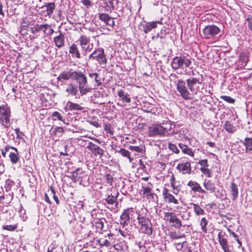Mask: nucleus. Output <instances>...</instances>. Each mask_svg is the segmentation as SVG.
I'll return each instance as SVG.
<instances>
[{"instance_id": "37", "label": "nucleus", "mask_w": 252, "mask_h": 252, "mask_svg": "<svg viewBox=\"0 0 252 252\" xmlns=\"http://www.w3.org/2000/svg\"><path fill=\"white\" fill-rule=\"evenodd\" d=\"M51 119L53 121H55L59 120L65 124L64 119H63L62 115L58 111L54 112L51 115Z\"/></svg>"}, {"instance_id": "38", "label": "nucleus", "mask_w": 252, "mask_h": 252, "mask_svg": "<svg viewBox=\"0 0 252 252\" xmlns=\"http://www.w3.org/2000/svg\"><path fill=\"white\" fill-rule=\"evenodd\" d=\"M44 24H36L34 27H32L31 32L33 34H36L37 32H39L42 31L43 32H44Z\"/></svg>"}, {"instance_id": "60", "label": "nucleus", "mask_w": 252, "mask_h": 252, "mask_svg": "<svg viewBox=\"0 0 252 252\" xmlns=\"http://www.w3.org/2000/svg\"><path fill=\"white\" fill-rule=\"evenodd\" d=\"M129 149L132 151H135L136 152H141L142 151L141 148L139 146H130L129 147Z\"/></svg>"}, {"instance_id": "40", "label": "nucleus", "mask_w": 252, "mask_h": 252, "mask_svg": "<svg viewBox=\"0 0 252 252\" xmlns=\"http://www.w3.org/2000/svg\"><path fill=\"white\" fill-rule=\"evenodd\" d=\"M225 129L229 133H233L235 131V127L229 122L226 121L224 124Z\"/></svg>"}, {"instance_id": "10", "label": "nucleus", "mask_w": 252, "mask_h": 252, "mask_svg": "<svg viewBox=\"0 0 252 252\" xmlns=\"http://www.w3.org/2000/svg\"><path fill=\"white\" fill-rule=\"evenodd\" d=\"M79 45L81 48V51L84 56L86 55L87 52H90L93 48V43H90V38L86 35L80 36L78 40Z\"/></svg>"}, {"instance_id": "25", "label": "nucleus", "mask_w": 252, "mask_h": 252, "mask_svg": "<svg viewBox=\"0 0 252 252\" xmlns=\"http://www.w3.org/2000/svg\"><path fill=\"white\" fill-rule=\"evenodd\" d=\"M54 42L58 48L63 47L64 45V35L60 32V34L54 37Z\"/></svg>"}, {"instance_id": "30", "label": "nucleus", "mask_w": 252, "mask_h": 252, "mask_svg": "<svg viewBox=\"0 0 252 252\" xmlns=\"http://www.w3.org/2000/svg\"><path fill=\"white\" fill-rule=\"evenodd\" d=\"M68 109L70 111H82L84 109V107L81 106L80 104L73 103L71 101H68L67 103Z\"/></svg>"}, {"instance_id": "12", "label": "nucleus", "mask_w": 252, "mask_h": 252, "mask_svg": "<svg viewBox=\"0 0 252 252\" xmlns=\"http://www.w3.org/2000/svg\"><path fill=\"white\" fill-rule=\"evenodd\" d=\"M134 213V209L132 208H128L124 210L120 216V223L124 228L126 225H127L130 221V216Z\"/></svg>"}, {"instance_id": "8", "label": "nucleus", "mask_w": 252, "mask_h": 252, "mask_svg": "<svg viewBox=\"0 0 252 252\" xmlns=\"http://www.w3.org/2000/svg\"><path fill=\"white\" fill-rule=\"evenodd\" d=\"M175 85L177 91L180 95L186 100H189L191 98L189 91L186 85V82L182 79H178L175 82Z\"/></svg>"}, {"instance_id": "31", "label": "nucleus", "mask_w": 252, "mask_h": 252, "mask_svg": "<svg viewBox=\"0 0 252 252\" xmlns=\"http://www.w3.org/2000/svg\"><path fill=\"white\" fill-rule=\"evenodd\" d=\"M230 191L232 195V199L235 200L238 195V189L236 184L232 183L230 186Z\"/></svg>"}, {"instance_id": "48", "label": "nucleus", "mask_w": 252, "mask_h": 252, "mask_svg": "<svg viewBox=\"0 0 252 252\" xmlns=\"http://www.w3.org/2000/svg\"><path fill=\"white\" fill-rule=\"evenodd\" d=\"M117 200V197L110 195L106 198V202L109 204H113Z\"/></svg>"}, {"instance_id": "44", "label": "nucleus", "mask_w": 252, "mask_h": 252, "mask_svg": "<svg viewBox=\"0 0 252 252\" xmlns=\"http://www.w3.org/2000/svg\"><path fill=\"white\" fill-rule=\"evenodd\" d=\"M208 223V221L206 220L205 218L203 217L201 219L200 222V225L201 226V230L204 232H207L206 226L207 225Z\"/></svg>"}, {"instance_id": "43", "label": "nucleus", "mask_w": 252, "mask_h": 252, "mask_svg": "<svg viewBox=\"0 0 252 252\" xmlns=\"http://www.w3.org/2000/svg\"><path fill=\"white\" fill-rule=\"evenodd\" d=\"M54 32L53 29H52L50 26L47 24H44V34L47 35H52Z\"/></svg>"}, {"instance_id": "36", "label": "nucleus", "mask_w": 252, "mask_h": 252, "mask_svg": "<svg viewBox=\"0 0 252 252\" xmlns=\"http://www.w3.org/2000/svg\"><path fill=\"white\" fill-rule=\"evenodd\" d=\"M11 162L13 164H16L19 160L18 156V152H15V153L11 152L9 155Z\"/></svg>"}, {"instance_id": "49", "label": "nucleus", "mask_w": 252, "mask_h": 252, "mask_svg": "<svg viewBox=\"0 0 252 252\" xmlns=\"http://www.w3.org/2000/svg\"><path fill=\"white\" fill-rule=\"evenodd\" d=\"M180 217L183 220H188L190 218V213L183 211L180 214Z\"/></svg>"}, {"instance_id": "52", "label": "nucleus", "mask_w": 252, "mask_h": 252, "mask_svg": "<svg viewBox=\"0 0 252 252\" xmlns=\"http://www.w3.org/2000/svg\"><path fill=\"white\" fill-rule=\"evenodd\" d=\"M79 173H82V169L80 168H77L73 171L71 176L72 180H76V178L78 177V174Z\"/></svg>"}, {"instance_id": "46", "label": "nucleus", "mask_w": 252, "mask_h": 252, "mask_svg": "<svg viewBox=\"0 0 252 252\" xmlns=\"http://www.w3.org/2000/svg\"><path fill=\"white\" fill-rule=\"evenodd\" d=\"M18 226L17 224L14 225H2V228L3 230H6L10 231H13L15 230Z\"/></svg>"}, {"instance_id": "35", "label": "nucleus", "mask_w": 252, "mask_h": 252, "mask_svg": "<svg viewBox=\"0 0 252 252\" xmlns=\"http://www.w3.org/2000/svg\"><path fill=\"white\" fill-rule=\"evenodd\" d=\"M142 190L143 194L146 196L148 199H153L154 194L151 192V189L148 186H143Z\"/></svg>"}, {"instance_id": "14", "label": "nucleus", "mask_w": 252, "mask_h": 252, "mask_svg": "<svg viewBox=\"0 0 252 252\" xmlns=\"http://www.w3.org/2000/svg\"><path fill=\"white\" fill-rule=\"evenodd\" d=\"M162 196L164 201L168 204L177 205L179 200L173 194L169 192V190L166 188H164L162 190Z\"/></svg>"}, {"instance_id": "59", "label": "nucleus", "mask_w": 252, "mask_h": 252, "mask_svg": "<svg viewBox=\"0 0 252 252\" xmlns=\"http://www.w3.org/2000/svg\"><path fill=\"white\" fill-rule=\"evenodd\" d=\"M155 108L153 106L150 105L146 109H143V111L147 113H152L155 114Z\"/></svg>"}, {"instance_id": "39", "label": "nucleus", "mask_w": 252, "mask_h": 252, "mask_svg": "<svg viewBox=\"0 0 252 252\" xmlns=\"http://www.w3.org/2000/svg\"><path fill=\"white\" fill-rule=\"evenodd\" d=\"M244 144L245 146L247 152L252 151V138H246Z\"/></svg>"}, {"instance_id": "47", "label": "nucleus", "mask_w": 252, "mask_h": 252, "mask_svg": "<svg viewBox=\"0 0 252 252\" xmlns=\"http://www.w3.org/2000/svg\"><path fill=\"white\" fill-rule=\"evenodd\" d=\"M220 97L227 103L232 104L235 102V99L229 96L221 95Z\"/></svg>"}, {"instance_id": "50", "label": "nucleus", "mask_w": 252, "mask_h": 252, "mask_svg": "<svg viewBox=\"0 0 252 252\" xmlns=\"http://www.w3.org/2000/svg\"><path fill=\"white\" fill-rule=\"evenodd\" d=\"M119 233L120 234L123 236L124 238L127 239H130V234H129V231L127 230L126 229H125L124 230L122 229H119Z\"/></svg>"}, {"instance_id": "24", "label": "nucleus", "mask_w": 252, "mask_h": 252, "mask_svg": "<svg viewBox=\"0 0 252 252\" xmlns=\"http://www.w3.org/2000/svg\"><path fill=\"white\" fill-rule=\"evenodd\" d=\"M99 18L101 21H103L106 25H108L111 27H113L115 25L113 19L110 17L108 14L105 13L100 14L99 15Z\"/></svg>"}, {"instance_id": "32", "label": "nucleus", "mask_w": 252, "mask_h": 252, "mask_svg": "<svg viewBox=\"0 0 252 252\" xmlns=\"http://www.w3.org/2000/svg\"><path fill=\"white\" fill-rule=\"evenodd\" d=\"M98 245L100 247H109L112 246V244L109 240L104 239L102 238L96 240V245Z\"/></svg>"}, {"instance_id": "19", "label": "nucleus", "mask_w": 252, "mask_h": 252, "mask_svg": "<svg viewBox=\"0 0 252 252\" xmlns=\"http://www.w3.org/2000/svg\"><path fill=\"white\" fill-rule=\"evenodd\" d=\"M187 186L191 188V190L194 192H197L202 194L207 193V192L204 189H203L200 185L195 181H189Z\"/></svg>"}, {"instance_id": "5", "label": "nucleus", "mask_w": 252, "mask_h": 252, "mask_svg": "<svg viewBox=\"0 0 252 252\" xmlns=\"http://www.w3.org/2000/svg\"><path fill=\"white\" fill-rule=\"evenodd\" d=\"M168 127H163L161 125L154 124L148 128V136L155 137L156 136H169Z\"/></svg>"}, {"instance_id": "26", "label": "nucleus", "mask_w": 252, "mask_h": 252, "mask_svg": "<svg viewBox=\"0 0 252 252\" xmlns=\"http://www.w3.org/2000/svg\"><path fill=\"white\" fill-rule=\"evenodd\" d=\"M118 95L123 102L128 103L131 101L129 95L122 89L118 91Z\"/></svg>"}, {"instance_id": "15", "label": "nucleus", "mask_w": 252, "mask_h": 252, "mask_svg": "<svg viewBox=\"0 0 252 252\" xmlns=\"http://www.w3.org/2000/svg\"><path fill=\"white\" fill-rule=\"evenodd\" d=\"M176 169L182 174L189 175L191 173L190 163L189 161L186 162H181L177 166Z\"/></svg>"}, {"instance_id": "2", "label": "nucleus", "mask_w": 252, "mask_h": 252, "mask_svg": "<svg viewBox=\"0 0 252 252\" xmlns=\"http://www.w3.org/2000/svg\"><path fill=\"white\" fill-rule=\"evenodd\" d=\"M137 220L140 225L139 231L148 236L153 233L152 224L151 220L144 214H138Z\"/></svg>"}, {"instance_id": "16", "label": "nucleus", "mask_w": 252, "mask_h": 252, "mask_svg": "<svg viewBox=\"0 0 252 252\" xmlns=\"http://www.w3.org/2000/svg\"><path fill=\"white\" fill-rule=\"evenodd\" d=\"M87 148L91 151L95 156L99 155L100 158H101L103 155V150L101 149L98 145L94 144L92 142L88 143Z\"/></svg>"}, {"instance_id": "64", "label": "nucleus", "mask_w": 252, "mask_h": 252, "mask_svg": "<svg viewBox=\"0 0 252 252\" xmlns=\"http://www.w3.org/2000/svg\"><path fill=\"white\" fill-rule=\"evenodd\" d=\"M248 22V26L250 30L252 32V17H248L247 19Z\"/></svg>"}, {"instance_id": "63", "label": "nucleus", "mask_w": 252, "mask_h": 252, "mask_svg": "<svg viewBox=\"0 0 252 252\" xmlns=\"http://www.w3.org/2000/svg\"><path fill=\"white\" fill-rule=\"evenodd\" d=\"M247 83L249 87L252 89V76H250L247 80Z\"/></svg>"}, {"instance_id": "55", "label": "nucleus", "mask_w": 252, "mask_h": 252, "mask_svg": "<svg viewBox=\"0 0 252 252\" xmlns=\"http://www.w3.org/2000/svg\"><path fill=\"white\" fill-rule=\"evenodd\" d=\"M185 243H186V241H184L183 243H174V245L177 251H181L183 249L184 245Z\"/></svg>"}, {"instance_id": "56", "label": "nucleus", "mask_w": 252, "mask_h": 252, "mask_svg": "<svg viewBox=\"0 0 252 252\" xmlns=\"http://www.w3.org/2000/svg\"><path fill=\"white\" fill-rule=\"evenodd\" d=\"M104 226L103 222L101 220H98L95 222V227L97 229L102 230Z\"/></svg>"}, {"instance_id": "18", "label": "nucleus", "mask_w": 252, "mask_h": 252, "mask_svg": "<svg viewBox=\"0 0 252 252\" xmlns=\"http://www.w3.org/2000/svg\"><path fill=\"white\" fill-rule=\"evenodd\" d=\"M160 24L159 22H144V23L141 24V26L143 28V31L145 33H147L151 32L153 29L157 27V24Z\"/></svg>"}, {"instance_id": "45", "label": "nucleus", "mask_w": 252, "mask_h": 252, "mask_svg": "<svg viewBox=\"0 0 252 252\" xmlns=\"http://www.w3.org/2000/svg\"><path fill=\"white\" fill-rule=\"evenodd\" d=\"M169 236L171 239H178L185 238L186 236L184 234L178 235L176 232H170L169 233Z\"/></svg>"}, {"instance_id": "11", "label": "nucleus", "mask_w": 252, "mask_h": 252, "mask_svg": "<svg viewBox=\"0 0 252 252\" xmlns=\"http://www.w3.org/2000/svg\"><path fill=\"white\" fill-rule=\"evenodd\" d=\"M202 32L204 38L212 39L220 32V29L215 25H209L206 26Z\"/></svg>"}, {"instance_id": "41", "label": "nucleus", "mask_w": 252, "mask_h": 252, "mask_svg": "<svg viewBox=\"0 0 252 252\" xmlns=\"http://www.w3.org/2000/svg\"><path fill=\"white\" fill-rule=\"evenodd\" d=\"M104 5L106 11H111L114 9L113 0H106Z\"/></svg>"}, {"instance_id": "6", "label": "nucleus", "mask_w": 252, "mask_h": 252, "mask_svg": "<svg viewBox=\"0 0 252 252\" xmlns=\"http://www.w3.org/2000/svg\"><path fill=\"white\" fill-rule=\"evenodd\" d=\"M163 220L175 228L180 229L183 226L181 220L173 212H164Z\"/></svg>"}, {"instance_id": "34", "label": "nucleus", "mask_w": 252, "mask_h": 252, "mask_svg": "<svg viewBox=\"0 0 252 252\" xmlns=\"http://www.w3.org/2000/svg\"><path fill=\"white\" fill-rule=\"evenodd\" d=\"M88 75L92 79H94L97 86L102 84L101 80L99 79V75L96 72H89Z\"/></svg>"}, {"instance_id": "20", "label": "nucleus", "mask_w": 252, "mask_h": 252, "mask_svg": "<svg viewBox=\"0 0 252 252\" xmlns=\"http://www.w3.org/2000/svg\"><path fill=\"white\" fill-rule=\"evenodd\" d=\"M55 8V5L54 2L46 3L41 8L44 9L42 11V14L44 16L50 15L54 11Z\"/></svg>"}, {"instance_id": "51", "label": "nucleus", "mask_w": 252, "mask_h": 252, "mask_svg": "<svg viewBox=\"0 0 252 252\" xmlns=\"http://www.w3.org/2000/svg\"><path fill=\"white\" fill-rule=\"evenodd\" d=\"M168 148L171 151H173L174 153L176 154H179L180 152V150L177 148V146L175 144L169 143Z\"/></svg>"}, {"instance_id": "42", "label": "nucleus", "mask_w": 252, "mask_h": 252, "mask_svg": "<svg viewBox=\"0 0 252 252\" xmlns=\"http://www.w3.org/2000/svg\"><path fill=\"white\" fill-rule=\"evenodd\" d=\"M104 129L105 131L109 133V135H112L114 134L113 128L112 126V125L110 123H105L104 124Z\"/></svg>"}, {"instance_id": "28", "label": "nucleus", "mask_w": 252, "mask_h": 252, "mask_svg": "<svg viewBox=\"0 0 252 252\" xmlns=\"http://www.w3.org/2000/svg\"><path fill=\"white\" fill-rule=\"evenodd\" d=\"M189 205L192 207L194 212L196 216L204 215L205 211L198 204L194 203H190Z\"/></svg>"}, {"instance_id": "53", "label": "nucleus", "mask_w": 252, "mask_h": 252, "mask_svg": "<svg viewBox=\"0 0 252 252\" xmlns=\"http://www.w3.org/2000/svg\"><path fill=\"white\" fill-rule=\"evenodd\" d=\"M183 153L185 154H187L191 157L194 156V153L192 151V150L190 148H189L187 146H186V147L185 148V150H184Z\"/></svg>"}, {"instance_id": "29", "label": "nucleus", "mask_w": 252, "mask_h": 252, "mask_svg": "<svg viewBox=\"0 0 252 252\" xmlns=\"http://www.w3.org/2000/svg\"><path fill=\"white\" fill-rule=\"evenodd\" d=\"M115 152L120 154L123 157L127 158L129 162L132 161L133 158L130 157V154L128 150L124 148H121L119 150H116Z\"/></svg>"}, {"instance_id": "62", "label": "nucleus", "mask_w": 252, "mask_h": 252, "mask_svg": "<svg viewBox=\"0 0 252 252\" xmlns=\"http://www.w3.org/2000/svg\"><path fill=\"white\" fill-rule=\"evenodd\" d=\"M81 2L87 8L92 6V1L90 0H81Z\"/></svg>"}, {"instance_id": "4", "label": "nucleus", "mask_w": 252, "mask_h": 252, "mask_svg": "<svg viewBox=\"0 0 252 252\" xmlns=\"http://www.w3.org/2000/svg\"><path fill=\"white\" fill-rule=\"evenodd\" d=\"M11 117L10 108L7 104L0 106V123L5 127L8 128L11 125Z\"/></svg>"}, {"instance_id": "7", "label": "nucleus", "mask_w": 252, "mask_h": 252, "mask_svg": "<svg viewBox=\"0 0 252 252\" xmlns=\"http://www.w3.org/2000/svg\"><path fill=\"white\" fill-rule=\"evenodd\" d=\"M89 59L96 60L102 67H104L107 63V59L104 54V49L101 47L96 48L90 55Z\"/></svg>"}, {"instance_id": "21", "label": "nucleus", "mask_w": 252, "mask_h": 252, "mask_svg": "<svg viewBox=\"0 0 252 252\" xmlns=\"http://www.w3.org/2000/svg\"><path fill=\"white\" fill-rule=\"evenodd\" d=\"M203 185L206 191H209L210 193L216 192L217 188L215 186V183L212 180L205 179L203 181Z\"/></svg>"}, {"instance_id": "1", "label": "nucleus", "mask_w": 252, "mask_h": 252, "mask_svg": "<svg viewBox=\"0 0 252 252\" xmlns=\"http://www.w3.org/2000/svg\"><path fill=\"white\" fill-rule=\"evenodd\" d=\"M73 80L75 81L78 84L77 86L81 95H85L90 91L91 89L88 84L87 77L82 72L75 71Z\"/></svg>"}, {"instance_id": "57", "label": "nucleus", "mask_w": 252, "mask_h": 252, "mask_svg": "<svg viewBox=\"0 0 252 252\" xmlns=\"http://www.w3.org/2000/svg\"><path fill=\"white\" fill-rule=\"evenodd\" d=\"M50 192H51L52 194L53 195V197L54 200L56 201L57 204H59V200L58 199V197L56 195L55 191L52 187H50Z\"/></svg>"}, {"instance_id": "58", "label": "nucleus", "mask_w": 252, "mask_h": 252, "mask_svg": "<svg viewBox=\"0 0 252 252\" xmlns=\"http://www.w3.org/2000/svg\"><path fill=\"white\" fill-rule=\"evenodd\" d=\"M15 131L16 134V137L18 139H22V136L24 135L23 132L20 131L19 128H16L15 129Z\"/></svg>"}, {"instance_id": "27", "label": "nucleus", "mask_w": 252, "mask_h": 252, "mask_svg": "<svg viewBox=\"0 0 252 252\" xmlns=\"http://www.w3.org/2000/svg\"><path fill=\"white\" fill-rule=\"evenodd\" d=\"M69 53L72 54L73 58L77 59H80L81 58V54L78 49V47L74 43L72 44L69 47Z\"/></svg>"}, {"instance_id": "17", "label": "nucleus", "mask_w": 252, "mask_h": 252, "mask_svg": "<svg viewBox=\"0 0 252 252\" xmlns=\"http://www.w3.org/2000/svg\"><path fill=\"white\" fill-rule=\"evenodd\" d=\"M198 163L201 166L200 171L207 177H212L210 170L208 168L209 165L208 164L207 159H202L199 161Z\"/></svg>"}, {"instance_id": "33", "label": "nucleus", "mask_w": 252, "mask_h": 252, "mask_svg": "<svg viewBox=\"0 0 252 252\" xmlns=\"http://www.w3.org/2000/svg\"><path fill=\"white\" fill-rule=\"evenodd\" d=\"M64 132V129L62 127L57 126L51 132L52 136L60 137Z\"/></svg>"}, {"instance_id": "9", "label": "nucleus", "mask_w": 252, "mask_h": 252, "mask_svg": "<svg viewBox=\"0 0 252 252\" xmlns=\"http://www.w3.org/2000/svg\"><path fill=\"white\" fill-rule=\"evenodd\" d=\"M191 64L190 60L186 58L185 57H175L171 62L172 67L175 70L181 68H184V66L188 67Z\"/></svg>"}, {"instance_id": "61", "label": "nucleus", "mask_w": 252, "mask_h": 252, "mask_svg": "<svg viewBox=\"0 0 252 252\" xmlns=\"http://www.w3.org/2000/svg\"><path fill=\"white\" fill-rule=\"evenodd\" d=\"M14 182L9 179L6 180L5 182V185H6V188L8 189H10L11 186H13L14 185Z\"/></svg>"}, {"instance_id": "22", "label": "nucleus", "mask_w": 252, "mask_h": 252, "mask_svg": "<svg viewBox=\"0 0 252 252\" xmlns=\"http://www.w3.org/2000/svg\"><path fill=\"white\" fill-rule=\"evenodd\" d=\"M79 88L76 84L70 83L66 86L65 91L68 95L75 96L78 94Z\"/></svg>"}, {"instance_id": "3", "label": "nucleus", "mask_w": 252, "mask_h": 252, "mask_svg": "<svg viewBox=\"0 0 252 252\" xmlns=\"http://www.w3.org/2000/svg\"><path fill=\"white\" fill-rule=\"evenodd\" d=\"M186 83L191 95L196 94L198 92H200V89L204 88L202 81L194 77L188 78Z\"/></svg>"}, {"instance_id": "23", "label": "nucleus", "mask_w": 252, "mask_h": 252, "mask_svg": "<svg viewBox=\"0 0 252 252\" xmlns=\"http://www.w3.org/2000/svg\"><path fill=\"white\" fill-rule=\"evenodd\" d=\"M75 71H73L72 69H70L68 71H64L60 73L58 79L61 81L67 80L70 78L73 80Z\"/></svg>"}, {"instance_id": "13", "label": "nucleus", "mask_w": 252, "mask_h": 252, "mask_svg": "<svg viewBox=\"0 0 252 252\" xmlns=\"http://www.w3.org/2000/svg\"><path fill=\"white\" fill-rule=\"evenodd\" d=\"M218 240L221 249L224 252H231V250L230 249V247L228 245V240L226 237V234L225 232L220 231L218 234Z\"/></svg>"}, {"instance_id": "54", "label": "nucleus", "mask_w": 252, "mask_h": 252, "mask_svg": "<svg viewBox=\"0 0 252 252\" xmlns=\"http://www.w3.org/2000/svg\"><path fill=\"white\" fill-rule=\"evenodd\" d=\"M104 179L107 183H108L111 185H112L113 181V179L112 176L111 175L106 174L104 176Z\"/></svg>"}]
</instances>
